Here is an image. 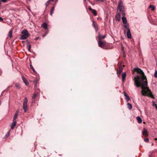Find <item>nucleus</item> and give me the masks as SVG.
Segmentation results:
<instances>
[{
	"label": "nucleus",
	"instance_id": "nucleus-1",
	"mask_svg": "<svg viewBox=\"0 0 157 157\" xmlns=\"http://www.w3.org/2000/svg\"><path fill=\"white\" fill-rule=\"evenodd\" d=\"M132 71H137L141 75L135 77L134 80L135 85L138 87H140L142 88L141 92L142 94L144 96H148L152 98H154L151 90L147 87V78L143 71L140 68H135Z\"/></svg>",
	"mask_w": 157,
	"mask_h": 157
},
{
	"label": "nucleus",
	"instance_id": "nucleus-2",
	"mask_svg": "<svg viewBox=\"0 0 157 157\" xmlns=\"http://www.w3.org/2000/svg\"><path fill=\"white\" fill-rule=\"evenodd\" d=\"M117 10L118 11H119L120 13L121 14H122L123 15H125V13H124V7L123 6V3L121 1H120L119 2Z\"/></svg>",
	"mask_w": 157,
	"mask_h": 157
},
{
	"label": "nucleus",
	"instance_id": "nucleus-3",
	"mask_svg": "<svg viewBox=\"0 0 157 157\" xmlns=\"http://www.w3.org/2000/svg\"><path fill=\"white\" fill-rule=\"evenodd\" d=\"M22 35L20 37V39L25 40L29 36V34L28 31L26 29H24L21 32Z\"/></svg>",
	"mask_w": 157,
	"mask_h": 157
},
{
	"label": "nucleus",
	"instance_id": "nucleus-4",
	"mask_svg": "<svg viewBox=\"0 0 157 157\" xmlns=\"http://www.w3.org/2000/svg\"><path fill=\"white\" fill-rule=\"evenodd\" d=\"M28 99L27 98H25L24 100L23 103V109L25 113H26L28 109Z\"/></svg>",
	"mask_w": 157,
	"mask_h": 157
},
{
	"label": "nucleus",
	"instance_id": "nucleus-5",
	"mask_svg": "<svg viewBox=\"0 0 157 157\" xmlns=\"http://www.w3.org/2000/svg\"><path fill=\"white\" fill-rule=\"evenodd\" d=\"M98 44L99 47L101 48H103L105 45L104 42L102 41L101 40H98Z\"/></svg>",
	"mask_w": 157,
	"mask_h": 157
},
{
	"label": "nucleus",
	"instance_id": "nucleus-6",
	"mask_svg": "<svg viewBox=\"0 0 157 157\" xmlns=\"http://www.w3.org/2000/svg\"><path fill=\"white\" fill-rule=\"evenodd\" d=\"M142 134L143 135L145 136L146 137H147L148 136L147 131V129L145 128H144L143 131L142 132Z\"/></svg>",
	"mask_w": 157,
	"mask_h": 157
},
{
	"label": "nucleus",
	"instance_id": "nucleus-7",
	"mask_svg": "<svg viewBox=\"0 0 157 157\" xmlns=\"http://www.w3.org/2000/svg\"><path fill=\"white\" fill-rule=\"evenodd\" d=\"M126 34L127 36L128 39H130L131 38L132 36L130 29H128L127 30Z\"/></svg>",
	"mask_w": 157,
	"mask_h": 157
},
{
	"label": "nucleus",
	"instance_id": "nucleus-8",
	"mask_svg": "<svg viewBox=\"0 0 157 157\" xmlns=\"http://www.w3.org/2000/svg\"><path fill=\"white\" fill-rule=\"evenodd\" d=\"M122 76V80L123 82H124L126 76V73L125 72H123L121 75Z\"/></svg>",
	"mask_w": 157,
	"mask_h": 157
},
{
	"label": "nucleus",
	"instance_id": "nucleus-9",
	"mask_svg": "<svg viewBox=\"0 0 157 157\" xmlns=\"http://www.w3.org/2000/svg\"><path fill=\"white\" fill-rule=\"evenodd\" d=\"M121 13H117L116 15L115 16V19L117 21H119L120 20L121 18V16L120 15Z\"/></svg>",
	"mask_w": 157,
	"mask_h": 157
},
{
	"label": "nucleus",
	"instance_id": "nucleus-10",
	"mask_svg": "<svg viewBox=\"0 0 157 157\" xmlns=\"http://www.w3.org/2000/svg\"><path fill=\"white\" fill-rule=\"evenodd\" d=\"M41 27L44 28L45 29H47V24L45 23L44 22L41 25Z\"/></svg>",
	"mask_w": 157,
	"mask_h": 157
},
{
	"label": "nucleus",
	"instance_id": "nucleus-11",
	"mask_svg": "<svg viewBox=\"0 0 157 157\" xmlns=\"http://www.w3.org/2000/svg\"><path fill=\"white\" fill-rule=\"evenodd\" d=\"M17 122L16 121H13V122L11 124V128L13 129L16 125Z\"/></svg>",
	"mask_w": 157,
	"mask_h": 157
},
{
	"label": "nucleus",
	"instance_id": "nucleus-12",
	"mask_svg": "<svg viewBox=\"0 0 157 157\" xmlns=\"http://www.w3.org/2000/svg\"><path fill=\"white\" fill-rule=\"evenodd\" d=\"M22 80H23L24 82L25 83V84L26 86H28V85L29 84V83L28 82V81H27V80L24 77H22Z\"/></svg>",
	"mask_w": 157,
	"mask_h": 157
},
{
	"label": "nucleus",
	"instance_id": "nucleus-13",
	"mask_svg": "<svg viewBox=\"0 0 157 157\" xmlns=\"http://www.w3.org/2000/svg\"><path fill=\"white\" fill-rule=\"evenodd\" d=\"M38 95V93H37L36 92V93H35L33 95V97H32V101L33 102V101H34V102L35 100V98L37 97V96Z\"/></svg>",
	"mask_w": 157,
	"mask_h": 157
},
{
	"label": "nucleus",
	"instance_id": "nucleus-14",
	"mask_svg": "<svg viewBox=\"0 0 157 157\" xmlns=\"http://www.w3.org/2000/svg\"><path fill=\"white\" fill-rule=\"evenodd\" d=\"M122 20L123 23L124 24L127 23L126 18L124 16H123L122 17Z\"/></svg>",
	"mask_w": 157,
	"mask_h": 157
},
{
	"label": "nucleus",
	"instance_id": "nucleus-15",
	"mask_svg": "<svg viewBox=\"0 0 157 157\" xmlns=\"http://www.w3.org/2000/svg\"><path fill=\"white\" fill-rule=\"evenodd\" d=\"M105 37V36H102L101 35L100 33H99L98 34V40H101L102 39L104 38Z\"/></svg>",
	"mask_w": 157,
	"mask_h": 157
},
{
	"label": "nucleus",
	"instance_id": "nucleus-16",
	"mask_svg": "<svg viewBox=\"0 0 157 157\" xmlns=\"http://www.w3.org/2000/svg\"><path fill=\"white\" fill-rule=\"evenodd\" d=\"M124 95L125 96V99L127 100V102H128L129 100H130V98L126 94L125 92H124Z\"/></svg>",
	"mask_w": 157,
	"mask_h": 157
},
{
	"label": "nucleus",
	"instance_id": "nucleus-17",
	"mask_svg": "<svg viewBox=\"0 0 157 157\" xmlns=\"http://www.w3.org/2000/svg\"><path fill=\"white\" fill-rule=\"evenodd\" d=\"M93 24L94 27L96 30L97 31L98 30V27L97 25L95 23L94 21H93Z\"/></svg>",
	"mask_w": 157,
	"mask_h": 157
},
{
	"label": "nucleus",
	"instance_id": "nucleus-18",
	"mask_svg": "<svg viewBox=\"0 0 157 157\" xmlns=\"http://www.w3.org/2000/svg\"><path fill=\"white\" fill-rule=\"evenodd\" d=\"M136 119L138 121V122L140 124L142 122V119L140 117H136Z\"/></svg>",
	"mask_w": 157,
	"mask_h": 157
},
{
	"label": "nucleus",
	"instance_id": "nucleus-19",
	"mask_svg": "<svg viewBox=\"0 0 157 157\" xmlns=\"http://www.w3.org/2000/svg\"><path fill=\"white\" fill-rule=\"evenodd\" d=\"M124 27L125 29L128 30V29H129V25L128 23L124 24Z\"/></svg>",
	"mask_w": 157,
	"mask_h": 157
},
{
	"label": "nucleus",
	"instance_id": "nucleus-20",
	"mask_svg": "<svg viewBox=\"0 0 157 157\" xmlns=\"http://www.w3.org/2000/svg\"><path fill=\"white\" fill-rule=\"evenodd\" d=\"M17 115H18V112L17 111V112H16L15 113V114L14 115L13 117V121H16L15 120L17 118Z\"/></svg>",
	"mask_w": 157,
	"mask_h": 157
},
{
	"label": "nucleus",
	"instance_id": "nucleus-21",
	"mask_svg": "<svg viewBox=\"0 0 157 157\" xmlns=\"http://www.w3.org/2000/svg\"><path fill=\"white\" fill-rule=\"evenodd\" d=\"M127 105L128 108L129 110H131L132 109V105L130 103H128L127 104Z\"/></svg>",
	"mask_w": 157,
	"mask_h": 157
},
{
	"label": "nucleus",
	"instance_id": "nucleus-22",
	"mask_svg": "<svg viewBox=\"0 0 157 157\" xmlns=\"http://www.w3.org/2000/svg\"><path fill=\"white\" fill-rule=\"evenodd\" d=\"M54 9H55V6H53V7H52V8L51 9V11H50V14L51 16H52L53 14V11L54 10Z\"/></svg>",
	"mask_w": 157,
	"mask_h": 157
},
{
	"label": "nucleus",
	"instance_id": "nucleus-23",
	"mask_svg": "<svg viewBox=\"0 0 157 157\" xmlns=\"http://www.w3.org/2000/svg\"><path fill=\"white\" fill-rule=\"evenodd\" d=\"M122 71V69H120L119 70L117 71V74L118 75H120L121 74V72Z\"/></svg>",
	"mask_w": 157,
	"mask_h": 157
},
{
	"label": "nucleus",
	"instance_id": "nucleus-24",
	"mask_svg": "<svg viewBox=\"0 0 157 157\" xmlns=\"http://www.w3.org/2000/svg\"><path fill=\"white\" fill-rule=\"evenodd\" d=\"M8 35L10 38H11L12 37V31L11 30L9 32Z\"/></svg>",
	"mask_w": 157,
	"mask_h": 157
},
{
	"label": "nucleus",
	"instance_id": "nucleus-25",
	"mask_svg": "<svg viewBox=\"0 0 157 157\" xmlns=\"http://www.w3.org/2000/svg\"><path fill=\"white\" fill-rule=\"evenodd\" d=\"M149 8H151V9L152 11H154L155 10V7L152 5H150L149 6Z\"/></svg>",
	"mask_w": 157,
	"mask_h": 157
},
{
	"label": "nucleus",
	"instance_id": "nucleus-26",
	"mask_svg": "<svg viewBox=\"0 0 157 157\" xmlns=\"http://www.w3.org/2000/svg\"><path fill=\"white\" fill-rule=\"evenodd\" d=\"M92 12L93 13V14L94 15V16H96L97 15L96 11L95 10H94L92 11Z\"/></svg>",
	"mask_w": 157,
	"mask_h": 157
},
{
	"label": "nucleus",
	"instance_id": "nucleus-27",
	"mask_svg": "<svg viewBox=\"0 0 157 157\" xmlns=\"http://www.w3.org/2000/svg\"><path fill=\"white\" fill-rule=\"evenodd\" d=\"M152 103L153 105V106H155V107H156V109H157V106L155 104V102L153 101H152Z\"/></svg>",
	"mask_w": 157,
	"mask_h": 157
},
{
	"label": "nucleus",
	"instance_id": "nucleus-28",
	"mask_svg": "<svg viewBox=\"0 0 157 157\" xmlns=\"http://www.w3.org/2000/svg\"><path fill=\"white\" fill-rule=\"evenodd\" d=\"M15 85L17 88H19L20 87V85L18 83H16Z\"/></svg>",
	"mask_w": 157,
	"mask_h": 157
},
{
	"label": "nucleus",
	"instance_id": "nucleus-29",
	"mask_svg": "<svg viewBox=\"0 0 157 157\" xmlns=\"http://www.w3.org/2000/svg\"><path fill=\"white\" fill-rule=\"evenodd\" d=\"M27 46H28V50L29 51H30L31 48V46L30 44H29L28 43L27 44Z\"/></svg>",
	"mask_w": 157,
	"mask_h": 157
},
{
	"label": "nucleus",
	"instance_id": "nucleus-30",
	"mask_svg": "<svg viewBox=\"0 0 157 157\" xmlns=\"http://www.w3.org/2000/svg\"><path fill=\"white\" fill-rule=\"evenodd\" d=\"M50 1L49 0H48V1H47L46 3H45V5H46V7H47V6L50 3Z\"/></svg>",
	"mask_w": 157,
	"mask_h": 157
},
{
	"label": "nucleus",
	"instance_id": "nucleus-31",
	"mask_svg": "<svg viewBox=\"0 0 157 157\" xmlns=\"http://www.w3.org/2000/svg\"><path fill=\"white\" fill-rule=\"evenodd\" d=\"M30 68L33 70V71L34 72H36V71H35V70H34V68L33 67V66H32V65H30Z\"/></svg>",
	"mask_w": 157,
	"mask_h": 157
},
{
	"label": "nucleus",
	"instance_id": "nucleus-32",
	"mask_svg": "<svg viewBox=\"0 0 157 157\" xmlns=\"http://www.w3.org/2000/svg\"><path fill=\"white\" fill-rule=\"evenodd\" d=\"M144 140L146 142H149V139L148 138H147L146 139H144Z\"/></svg>",
	"mask_w": 157,
	"mask_h": 157
},
{
	"label": "nucleus",
	"instance_id": "nucleus-33",
	"mask_svg": "<svg viewBox=\"0 0 157 157\" xmlns=\"http://www.w3.org/2000/svg\"><path fill=\"white\" fill-rule=\"evenodd\" d=\"M154 76L155 77L157 78V71H155Z\"/></svg>",
	"mask_w": 157,
	"mask_h": 157
},
{
	"label": "nucleus",
	"instance_id": "nucleus-34",
	"mask_svg": "<svg viewBox=\"0 0 157 157\" xmlns=\"http://www.w3.org/2000/svg\"><path fill=\"white\" fill-rule=\"evenodd\" d=\"M89 9L90 11H92L94 10L92 8H91L90 7H89Z\"/></svg>",
	"mask_w": 157,
	"mask_h": 157
},
{
	"label": "nucleus",
	"instance_id": "nucleus-35",
	"mask_svg": "<svg viewBox=\"0 0 157 157\" xmlns=\"http://www.w3.org/2000/svg\"><path fill=\"white\" fill-rule=\"evenodd\" d=\"M1 1L3 2H6L7 0H1Z\"/></svg>",
	"mask_w": 157,
	"mask_h": 157
},
{
	"label": "nucleus",
	"instance_id": "nucleus-36",
	"mask_svg": "<svg viewBox=\"0 0 157 157\" xmlns=\"http://www.w3.org/2000/svg\"><path fill=\"white\" fill-rule=\"evenodd\" d=\"M0 21H3V18L1 17H0Z\"/></svg>",
	"mask_w": 157,
	"mask_h": 157
},
{
	"label": "nucleus",
	"instance_id": "nucleus-37",
	"mask_svg": "<svg viewBox=\"0 0 157 157\" xmlns=\"http://www.w3.org/2000/svg\"><path fill=\"white\" fill-rule=\"evenodd\" d=\"M39 38V37H36V38H35V40H37V39H38Z\"/></svg>",
	"mask_w": 157,
	"mask_h": 157
},
{
	"label": "nucleus",
	"instance_id": "nucleus-38",
	"mask_svg": "<svg viewBox=\"0 0 157 157\" xmlns=\"http://www.w3.org/2000/svg\"><path fill=\"white\" fill-rule=\"evenodd\" d=\"M2 74V72L0 70V75Z\"/></svg>",
	"mask_w": 157,
	"mask_h": 157
},
{
	"label": "nucleus",
	"instance_id": "nucleus-39",
	"mask_svg": "<svg viewBox=\"0 0 157 157\" xmlns=\"http://www.w3.org/2000/svg\"><path fill=\"white\" fill-rule=\"evenodd\" d=\"M155 140H157V138H155Z\"/></svg>",
	"mask_w": 157,
	"mask_h": 157
},
{
	"label": "nucleus",
	"instance_id": "nucleus-40",
	"mask_svg": "<svg viewBox=\"0 0 157 157\" xmlns=\"http://www.w3.org/2000/svg\"><path fill=\"white\" fill-rule=\"evenodd\" d=\"M124 33H125V32H126V30H125V29L124 30Z\"/></svg>",
	"mask_w": 157,
	"mask_h": 157
},
{
	"label": "nucleus",
	"instance_id": "nucleus-41",
	"mask_svg": "<svg viewBox=\"0 0 157 157\" xmlns=\"http://www.w3.org/2000/svg\"><path fill=\"white\" fill-rule=\"evenodd\" d=\"M1 1H0V6L1 5Z\"/></svg>",
	"mask_w": 157,
	"mask_h": 157
},
{
	"label": "nucleus",
	"instance_id": "nucleus-42",
	"mask_svg": "<svg viewBox=\"0 0 157 157\" xmlns=\"http://www.w3.org/2000/svg\"><path fill=\"white\" fill-rule=\"evenodd\" d=\"M22 42L23 43H24L25 42V41H22Z\"/></svg>",
	"mask_w": 157,
	"mask_h": 157
},
{
	"label": "nucleus",
	"instance_id": "nucleus-43",
	"mask_svg": "<svg viewBox=\"0 0 157 157\" xmlns=\"http://www.w3.org/2000/svg\"><path fill=\"white\" fill-rule=\"evenodd\" d=\"M55 5H56V4L55 3L53 5V6H55Z\"/></svg>",
	"mask_w": 157,
	"mask_h": 157
},
{
	"label": "nucleus",
	"instance_id": "nucleus-44",
	"mask_svg": "<svg viewBox=\"0 0 157 157\" xmlns=\"http://www.w3.org/2000/svg\"><path fill=\"white\" fill-rule=\"evenodd\" d=\"M50 1H53L54 0H49Z\"/></svg>",
	"mask_w": 157,
	"mask_h": 157
},
{
	"label": "nucleus",
	"instance_id": "nucleus-45",
	"mask_svg": "<svg viewBox=\"0 0 157 157\" xmlns=\"http://www.w3.org/2000/svg\"><path fill=\"white\" fill-rule=\"evenodd\" d=\"M45 36V35H43V37H44V36Z\"/></svg>",
	"mask_w": 157,
	"mask_h": 157
},
{
	"label": "nucleus",
	"instance_id": "nucleus-46",
	"mask_svg": "<svg viewBox=\"0 0 157 157\" xmlns=\"http://www.w3.org/2000/svg\"><path fill=\"white\" fill-rule=\"evenodd\" d=\"M1 101H0V105H1Z\"/></svg>",
	"mask_w": 157,
	"mask_h": 157
},
{
	"label": "nucleus",
	"instance_id": "nucleus-47",
	"mask_svg": "<svg viewBox=\"0 0 157 157\" xmlns=\"http://www.w3.org/2000/svg\"><path fill=\"white\" fill-rule=\"evenodd\" d=\"M86 1V0H84V1L85 2Z\"/></svg>",
	"mask_w": 157,
	"mask_h": 157
}]
</instances>
